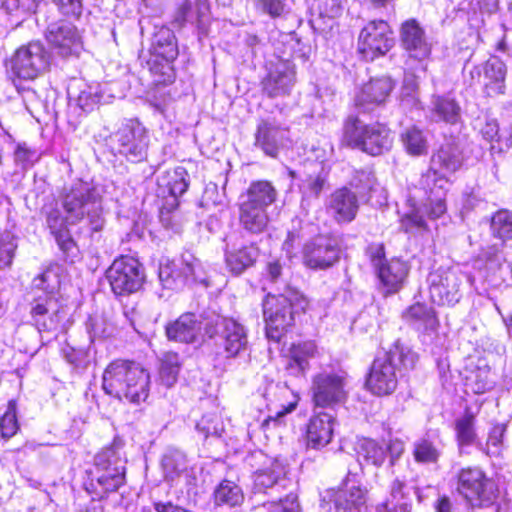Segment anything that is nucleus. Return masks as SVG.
<instances>
[{"mask_svg": "<svg viewBox=\"0 0 512 512\" xmlns=\"http://www.w3.org/2000/svg\"><path fill=\"white\" fill-rule=\"evenodd\" d=\"M106 277L116 295H126L141 288L145 273L142 264L136 258L121 256L108 268Z\"/></svg>", "mask_w": 512, "mask_h": 512, "instance_id": "14", "label": "nucleus"}, {"mask_svg": "<svg viewBox=\"0 0 512 512\" xmlns=\"http://www.w3.org/2000/svg\"><path fill=\"white\" fill-rule=\"evenodd\" d=\"M214 502L217 506L226 505L236 507L243 503L244 493L242 488L230 480L221 481L214 490Z\"/></svg>", "mask_w": 512, "mask_h": 512, "instance_id": "46", "label": "nucleus"}, {"mask_svg": "<svg viewBox=\"0 0 512 512\" xmlns=\"http://www.w3.org/2000/svg\"><path fill=\"white\" fill-rule=\"evenodd\" d=\"M158 184L160 187L166 188L171 196L177 198L187 191L190 177L184 167L178 166L161 174L158 177Z\"/></svg>", "mask_w": 512, "mask_h": 512, "instance_id": "44", "label": "nucleus"}, {"mask_svg": "<svg viewBox=\"0 0 512 512\" xmlns=\"http://www.w3.org/2000/svg\"><path fill=\"white\" fill-rule=\"evenodd\" d=\"M401 141L407 153L412 156H421L428 151V143L423 131L415 126L405 129L401 134Z\"/></svg>", "mask_w": 512, "mask_h": 512, "instance_id": "51", "label": "nucleus"}, {"mask_svg": "<svg viewBox=\"0 0 512 512\" xmlns=\"http://www.w3.org/2000/svg\"><path fill=\"white\" fill-rule=\"evenodd\" d=\"M340 259V247L337 239L319 236L305 244L303 263L314 270H326Z\"/></svg>", "mask_w": 512, "mask_h": 512, "instance_id": "21", "label": "nucleus"}, {"mask_svg": "<svg viewBox=\"0 0 512 512\" xmlns=\"http://www.w3.org/2000/svg\"><path fill=\"white\" fill-rule=\"evenodd\" d=\"M60 14L67 18L79 19L82 16L83 0H52Z\"/></svg>", "mask_w": 512, "mask_h": 512, "instance_id": "59", "label": "nucleus"}, {"mask_svg": "<svg viewBox=\"0 0 512 512\" xmlns=\"http://www.w3.org/2000/svg\"><path fill=\"white\" fill-rule=\"evenodd\" d=\"M507 425L504 423L494 424L488 433L486 442V453L490 456H500L505 448V433Z\"/></svg>", "mask_w": 512, "mask_h": 512, "instance_id": "54", "label": "nucleus"}, {"mask_svg": "<svg viewBox=\"0 0 512 512\" xmlns=\"http://www.w3.org/2000/svg\"><path fill=\"white\" fill-rule=\"evenodd\" d=\"M343 141L372 156L389 151L393 144L391 130L380 123L365 124L358 116L349 115L343 124Z\"/></svg>", "mask_w": 512, "mask_h": 512, "instance_id": "5", "label": "nucleus"}, {"mask_svg": "<svg viewBox=\"0 0 512 512\" xmlns=\"http://www.w3.org/2000/svg\"><path fill=\"white\" fill-rule=\"evenodd\" d=\"M467 277L459 268H438L428 275L430 299L440 306H453L462 297Z\"/></svg>", "mask_w": 512, "mask_h": 512, "instance_id": "10", "label": "nucleus"}, {"mask_svg": "<svg viewBox=\"0 0 512 512\" xmlns=\"http://www.w3.org/2000/svg\"><path fill=\"white\" fill-rule=\"evenodd\" d=\"M296 83V66L289 60H279L261 81V88L268 98L289 96Z\"/></svg>", "mask_w": 512, "mask_h": 512, "instance_id": "22", "label": "nucleus"}, {"mask_svg": "<svg viewBox=\"0 0 512 512\" xmlns=\"http://www.w3.org/2000/svg\"><path fill=\"white\" fill-rule=\"evenodd\" d=\"M400 39L402 46L409 53V58L418 60L420 70L425 72L424 60L431 53L430 45L427 43L423 29L415 19L405 21L401 26Z\"/></svg>", "mask_w": 512, "mask_h": 512, "instance_id": "24", "label": "nucleus"}, {"mask_svg": "<svg viewBox=\"0 0 512 512\" xmlns=\"http://www.w3.org/2000/svg\"><path fill=\"white\" fill-rule=\"evenodd\" d=\"M475 129L488 143L499 139V125L494 118L488 116L478 117L475 121Z\"/></svg>", "mask_w": 512, "mask_h": 512, "instance_id": "57", "label": "nucleus"}, {"mask_svg": "<svg viewBox=\"0 0 512 512\" xmlns=\"http://www.w3.org/2000/svg\"><path fill=\"white\" fill-rule=\"evenodd\" d=\"M430 115L435 122H444L450 126L463 123L462 107L451 94H433L429 105Z\"/></svg>", "mask_w": 512, "mask_h": 512, "instance_id": "26", "label": "nucleus"}, {"mask_svg": "<svg viewBox=\"0 0 512 512\" xmlns=\"http://www.w3.org/2000/svg\"><path fill=\"white\" fill-rule=\"evenodd\" d=\"M375 184V177L371 171L360 170L356 171L355 175L350 181L351 187L355 188L359 194H365L373 189Z\"/></svg>", "mask_w": 512, "mask_h": 512, "instance_id": "60", "label": "nucleus"}, {"mask_svg": "<svg viewBox=\"0 0 512 512\" xmlns=\"http://www.w3.org/2000/svg\"><path fill=\"white\" fill-rule=\"evenodd\" d=\"M490 233L502 243L512 241V211L500 209L490 219Z\"/></svg>", "mask_w": 512, "mask_h": 512, "instance_id": "48", "label": "nucleus"}, {"mask_svg": "<svg viewBox=\"0 0 512 512\" xmlns=\"http://www.w3.org/2000/svg\"><path fill=\"white\" fill-rule=\"evenodd\" d=\"M347 374L342 369L327 367L312 378L311 393L316 407L334 408L347 398Z\"/></svg>", "mask_w": 512, "mask_h": 512, "instance_id": "9", "label": "nucleus"}, {"mask_svg": "<svg viewBox=\"0 0 512 512\" xmlns=\"http://www.w3.org/2000/svg\"><path fill=\"white\" fill-rule=\"evenodd\" d=\"M394 45L392 31L386 21H371L360 32L358 51L367 60L385 55Z\"/></svg>", "mask_w": 512, "mask_h": 512, "instance_id": "18", "label": "nucleus"}, {"mask_svg": "<svg viewBox=\"0 0 512 512\" xmlns=\"http://www.w3.org/2000/svg\"><path fill=\"white\" fill-rule=\"evenodd\" d=\"M60 203L68 215L70 225L86 219L91 232H99L105 225L103 197L100 189L91 182L77 180L64 187Z\"/></svg>", "mask_w": 512, "mask_h": 512, "instance_id": "3", "label": "nucleus"}, {"mask_svg": "<svg viewBox=\"0 0 512 512\" xmlns=\"http://www.w3.org/2000/svg\"><path fill=\"white\" fill-rule=\"evenodd\" d=\"M483 92L488 97L503 95L506 90L507 67L498 57H490L482 66Z\"/></svg>", "mask_w": 512, "mask_h": 512, "instance_id": "30", "label": "nucleus"}, {"mask_svg": "<svg viewBox=\"0 0 512 512\" xmlns=\"http://www.w3.org/2000/svg\"><path fill=\"white\" fill-rule=\"evenodd\" d=\"M267 512H299L300 506L297 501V496L289 494L285 499H281L279 502H270L264 504Z\"/></svg>", "mask_w": 512, "mask_h": 512, "instance_id": "62", "label": "nucleus"}, {"mask_svg": "<svg viewBox=\"0 0 512 512\" xmlns=\"http://www.w3.org/2000/svg\"><path fill=\"white\" fill-rule=\"evenodd\" d=\"M66 261L74 262L78 248L68 230L53 235Z\"/></svg>", "mask_w": 512, "mask_h": 512, "instance_id": "58", "label": "nucleus"}, {"mask_svg": "<svg viewBox=\"0 0 512 512\" xmlns=\"http://www.w3.org/2000/svg\"><path fill=\"white\" fill-rule=\"evenodd\" d=\"M158 277L166 289L180 290L193 282H203L202 267L199 259L185 250L178 258L160 263Z\"/></svg>", "mask_w": 512, "mask_h": 512, "instance_id": "7", "label": "nucleus"}, {"mask_svg": "<svg viewBox=\"0 0 512 512\" xmlns=\"http://www.w3.org/2000/svg\"><path fill=\"white\" fill-rule=\"evenodd\" d=\"M417 495L419 501H421V495L419 494L418 488L415 486L408 485V479L406 476H397L390 487V502L395 508H399L404 512H409L412 507V495Z\"/></svg>", "mask_w": 512, "mask_h": 512, "instance_id": "38", "label": "nucleus"}, {"mask_svg": "<svg viewBox=\"0 0 512 512\" xmlns=\"http://www.w3.org/2000/svg\"><path fill=\"white\" fill-rule=\"evenodd\" d=\"M368 491L345 482L338 489H328L321 498L320 512H366Z\"/></svg>", "mask_w": 512, "mask_h": 512, "instance_id": "15", "label": "nucleus"}, {"mask_svg": "<svg viewBox=\"0 0 512 512\" xmlns=\"http://www.w3.org/2000/svg\"><path fill=\"white\" fill-rule=\"evenodd\" d=\"M277 198V191L270 183L266 180H260L252 182L247 189L245 195L242 196V201L254 204V206H260L267 210Z\"/></svg>", "mask_w": 512, "mask_h": 512, "instance_id": "42", "label": "nucleus"}, {"mask_svg": "<svg viewBox=\"0 0 512 512\" xmlns=\"http://www.w3.org/2000/svg\"><path fill=\"white\" fill-rule=\"evenodd\" d=\"M258 256L259 250L255 245L243 246L226 252V266L232 274L240 275L254 265Z\"/></svg>", "mask_w": 512, "mask_h": 512, "instance_id": "41", "label": "nucleus"}, {"mask_svg": "<svg viewBox=\"0 0 512 512\" xmlns=\"http://www.w3.org/2000/svg\"><path fill=\"white\" fill-rule=\"evenodd\" d=\"M449 182V177L431 166L422 174L419 180V190H422L426 196L423 206L430 217L438 218L445 213V199Z\"/></svg>", "mask_w": 512, "mask_h": 512, "instance_id": "19", "label": "nucleus"}, {"mask_svg": "<svg viewBox=\"0 0 512 512\" xmlns=\"http://www.w3.org/2000/svg\"><path fill=\"white\" fill-rule=\"evenodd\" d=\"M239 220L246 231L254 234L262 233L269 223L267 210L242 200L239 206Z\"/></svg>", "mask_w": 512, "mask_h": 512, "instance_id": "35", "label": "nucleus"}, {"mask_svg": "<svg viewBox=\"0 0 512 512\" xmlns=\"http://www.w3.org/2000/svg\"><path fill=\"white\" fill-rule=\"evenodd\" d=\"M68 95L85 113L93 111L104 99L103 88L99 83L82 84L78 93L69 90Z\"/></svg>", "mask_w": 512, "mask_h": 512, "instance_id": "40", "label": "nucleus"}, {"mask_svg": "<svg viewBox=\"0 0 512 512\" xmlns=\"http://www.w3.org/2000/svg\"><path fill=\"white\" fill-rule=\"evenodd\" d=\"M149 142L148 130L137 119L126 120L113 135L115 153L131 163L147 159Z\"/></svg>", "mask_w": 512, "mask_h": 512, "instance_id": "8", "label": "nucleus"}, {"mask_svg": "<svg viewBox=\"0 0 512 512\" xmlns=\"http://www.w3.org/2000/svg\"><path fill=\"white\" fill-rule=\"evenodd\" d=\"M257 8L272 18L281 17L288 11L286 0H258Z\"/></svg>", "mask_w": 512, "mask_h": 512, "instance_id": "61", "label": "nucleus"}, {"mask_svg": "<svg viewBox=\"0 0 512 512\" xmlns=\"http://www.w3.org/2000/svg\"><path fill=\"white\" fill-rule=\"evenodd\" d=\"M60 274V266H49L41 274L33 279V289L41 291L44 294L43 297H56L61 283Z\"/></svg>", "mask_w": 512, "mask_h": 512, "instance_id": "47", "label": "nucleus"}, {"mask_svg": "<svg viewBox=\"0 0 512 512\" xmlns=\"http://www.w3.org/2000/svg\"><path fill=\"white\" fill-rule=\"evenodd\" d=\"M286 466L279 459H272L268 466L258 469L253 475V493H267L269 489L285 487Z\"/></svg>", "mask_w": 512, "mask_h": 512, "instance_id": "29", "label": "nucleus"}, {"mask_svg": "<svg viewBox=\"0 0 512 512\" xmlns=\"http://www.w3.org/2000/svg\"><path fill=\"white\" fill-rule=\"evenodd\" d=\"M327 209L338 223H349L357 215L359 209L358 198L354 192L346 187L337 189L330 195Z\"/></svg>", "mask_w": 512, "mask_h": 512, "instance_id": "27", "label": "nucleus"}, {"mask_svg": "<svg viewBox=\"0 0 512 512\" xmlns=\"http://www.w3.org/2000/svg\"><path fill=\"white\" fill-rule=\"evenodd\" d=\"M41 214L45 217V222L52 235L68 230L70 225L67 213L59 208L58 202L52 200L43 205Z\"/></svg>", "mask_w": 512, "mask_h": 512, "instance_id": "49", "label": "nucleus"}, {"mask_svg": "<svg viewBox=\"0 0 512 512\" xmlns=\"http://www.w3.org/2000/svg\"><path fill=\"white\" fill-rule=\"evenodd\" d=\"M405 321L418 331L435 329L437 319L433 310L424 304L416 303L410 306L403 314Z\"/></svg>", "mask_w": 512, "mask_h": 512, "instance_id": "43", "label": "nucleus"}, {"mask_svg": "<svg viewBox=\"0 0 512 512\" xmlns=\"http://www.w3.org/2000/svg\"><path fill=\"white\" fill-rule=\"evenodd\" d=\"M150 384L149 372L129 360L112 361L102 375V389L107 395L136 405L147 400Z\"/></svg>", "mask_w": 512, "mask_h": 512, "instance_id": "1", "label": "nucleus"}, {"mask_svg": "<svg viewBox=\"0 0 512 512\" xmlns=\"http://www.w3.org/2000/svg\"><path fill=\"white\" fill-rule=\"evenodd\" d=\"M162 468L165 477L173 480L186 470V456L181 451L170 450L162 458Z\"/></svg>", "mask_w": 512, "mask_h": 512, "instance_id": "52", "label": "nucleus"}, {"mask_svg": "<svg viewBox=\"0 0 512 512\" xmlns=\"http://www.w3.org/2000/svg\"><path fill=\"white\" fill-rule=\"evenodd\" d=\"M267 280L275 286V293L284 292V284L289 285L283 277L282 266L279 261L267 264Z\"/></svg>", "mask_w": 512, "mask_h": 512, "instance_id": "63", "label": "nucleus"}, {"mask_svg": "<svg viewBox=\"0 0 512 512\" xmlns=\"http://www.w3.org/2000/svg\"><path fill=\"white\" fill-rule=\"evenodd\" d=\"M204 331L209 338L219 337L226 358L236 357L247 347L246 329L233 318L214 315L206 320Z\"/></svg>", "mask_w": 512, "mask_h": 512, "instance_id": "11", "label": "nucleus"}, {"mask_svg": "<svg viewBox=\"0 0 512 512\" xmlns=\"http://www.w3.org/2000/svg\"><path fill=\"white\" fill-rule=\"evenodd\" d=\"M334 417L326 412L317 413L307 425V443L314 449H320L330 443L333 436Z\"/></svg>", "mask_w": 512, "mask_h": 512, "instance_id": "32", "label": "nucleus"}, {"mask_svg": "<svg viewBox=\"0 0 512 512\" xmlns=\"http://www.w3.org/2000/svg\"><path fill=\"white\" fill-rule=\"evenodd\" d=\"M316 354V345L306 341L293 345L290 350V359L286 365L287 371L294 376L303 375L309 369V360Z\"/></svg>", "mask_w": 512, "mask_h": 512, "instance_id": "37", "label": "nucleus"}, {"mask_svg": "<svg viewBox=\"0 0 512 512\" xmlns=\"http://www.w3.org/2000/svg\"><path fill=\"white\" fill-rule=\"evenodd\" d=\"M94 462L98 473L96 480L104 492H115L124 484L125 461L118 448L110 446L102 449L96 454Z\"/></svg>", "mask_w": 512, "mask_h": 512, "instance_id": "16", "label": "nucleus"}, {"mask_svg": "<svg viewBox=\"0 0 512 512\" xmlns=\"http://www.w3.org/2000/svg\"><path fill=\"white\" fill-rule=\"evenodd\" d=\"M288 138V128L275 119H265L257 125L254 145L267 156L276 157Z\"/></svg>", "mask_w": 512, "mask_h": 512, "instance_id": "23", "label": "nucleus"}, {"mask_svg": "<svg viewBox=\"0 0 512 512\" xmlns=\"http://www.w3.org/2000/svg\"><path fill=\"white\" fill-rule=\"evenodd\" d=\"M458 491L473 506H490L499 495L495 481L479 468H464L458 474Z\"/></svg>", "mask_w": 512, "mask_h": 512, "instance_id": "12", "label": "nucleus"}, {"mask_svg": "<svg viewBox=\"0 0 512 512\" xmlns=\"http://www.w3.org/2000/svg\"><path fill=\"white\" fill-rule=\"evenodd\" d=\"M371 262L376 269L378 278L385 294L398 292L408 275V265L400 259L384 261V248L381 245L370 247Z\"/></svg>", "mask_w": 512, "mask_h": 512, "instance_id": "17", "label": "nucleus"}, {"mask_svg": "<svg viewBox=\"0 0 512 512\" xmlns=\"http://www.w3.org/2000/svg\"><path fill=\"white\" fill-rule=\"evenodd\" d=\"M45 37L54 51L61 57L79 56L83 50V41L79 30L66 20H58L48 24Z\"/></svg>", "mask_w": 512, "mask_h": 512, "instance_id": "20", "label": "nucleus"}, {"mask_svg": "<svg viewBox=\"0 0 512 512\" xmlns=\"http://www.w3.org/2000/svg\"><path fill=\"white\" fill-rule=\"evenodd\" d=\"M392 89L393 82L389 77L371 79L356 96L355 104L360 112H367L371 110L370 106L384 103Z\"/></svg>", "mask_w": 512, "mask_h": 512, "instance_id": "28", "label": "nucleus"}, {"mask_svg": "<svg viewBox=\"0 0 512 512\" xmlns=\"http://www.w3.org/2000/svg\"><path fill=\"white\" fill-rule=\"evenodd\" d=\"M463 164L460 148L452 143H447L432 156L430 166L449 177L458 171Z\"/></svg>", "mask_w": 512, "mask_h": 512, "instance_id": "33", "label": "nucleus"}, {"mask_svg": "<svg viewBox=\"0 0 512 512\" xmlns=\"http://www.w3.org/2000/svg\"><path fill=\"white\" fill-rule=\"evenodd\" d=\"M417 361L416 352L396 341L372 362L366 380L367 389L377 396L391 395L398 386L399 377L414 369Z\"/></svg>", "mask_w": 512, "mask_h": 512, "instance_id": "2", "label": "nucleus"}, {"mask_svg": "<svg viewBox=\"0 0 512 512\" xmlns=\"http://www.w3.org/2000/svg\"><path fill=\"white\" fill-rule=\"evenodd\" d=\"M85 327L91 342L113 338L118 331L112 315L105 311L89 315Z\"/></svg>", "mask_w": 512, "mask_h": 512, "instance_id": "34", "label": "nucleus"}, {"mask_svg": "<svg viewBox=\"0 0 512 512\" xmlns=\"http://www.w3.org/2000/svg\"><path fill=\"white\" fill-rule=\"evenodd\" d=\"M413 457L420 464H436L442 454L438 443L429 438H420L413 444Z\"/></svg>", "mask_w": 512, "mask_h": 512, "instance_id": "50", "label": "nucleus"}, {"mask_svg": "<svg viewBox=\"0 0 512 512\" xmlns=\"http://www.w3.org/2000/svg\"><path fill=\"white\" fill-rule=\"evenodd\" d=\"M179 370V355L173 352L165 353L161 360L160 378L167 387L172 386L176 382Z\"/></svg>", "mask_w": 512, "mask_h": 512, "instance_id": "53", "label": "nucleus"}, {"mask_svg": "<svg viewBox=\"0 0 512 512\" xmlns=\"http://www.w3.org/2000/svg\"><path fill=\"white\" fill-rule=\"evenodd\" d=\"M329 167L323 162H311L306 166V175L300 190L303 195L317 198L327 182Z\"/></svg>", "mask_w": 512, "mask_h": 512, "instance_id": "36", "label": "nucleus"}, {"mask_svg": "<svg viewBox=\"0 0 512 512\" xmlns=\"http://www.w3.org/2000/svg\"><path fill=\"white\" fill-rule=\"evenodd\" d=\"M356 451L360 462L364 461L365 464L375 467L382 466L387 458L385 444L369 438L359 440Z\"/></svg>", "mask_w": 512, "mask_h": 512, "instance_id": "45", "label": "nucleus"}, {"mask_svg": "<svg viewBox=\"0 0 512 512\" xmlns=\"http://www.w3.org/2000/svg\"><path fill=\"white\" fill-rule=\"evenodd\" d=\"M152 54L147 64L152 74L161 84L172 83L175 79L173 62L179 51L174 32L167 27H160L152 38Z\"/></svg>", "mask_w": 512, "mask_h": 512, "instance_id": "6", "label": "nucleus"}, {"mask_svg": "<svg viewBox=\"0 0 512 512\" xmlns=\"http://www.w3.org/2000/svg\"><path fill=\"white\" fill-rule=\"evenodd\" d=\"M201 330V323L193 313H184L165 327V333L170 341L193 343Z\"/></svg>", "mask_w": 512, "mask_h": 512, "instance_id": "31", "label": "nucleus"}, {"mask_svg": "<svg viewBox=\"0 0 512 512\" xmlns=\"http://www.w3.org/2000/svg\"><path fill=\"white\" fill-rule=\"evenodd\" d=\"M50 53L40 41L19 47L11 59L12 73L19 79L34 80L48 68Z\"/></svg>", "mask_w": 512, "mask_h": 512, "instance_id": "13", "label": "nucleus"}, {"mask_svg": "<svg viewBox=\"0 0 512 512\" xmlns=\"http://www.w3.org/2000/svg\"><path fill=\"white\" fill-rule=\"evenodd\" d=\"M415 198L416 195L408 199L410 210L405 212L401 217V227L406 232H409L413 228H423L425 226L424 217L420 212V208L417 206Z\"/></svg>", "mask_w": 512, "mask_h": 512, "instance_id": "56", "label": "nucleus"}, {"mask_svg": "<svg viewBox=\"0 0 512 512\" xmlns=\"http://www.w3.org/2000/svg\"><path fill=\"white\" fill-rule=\"evenodd\" d=\"M196 429L201 432L205 438L209 435H219L218 416L215 413L203 415L196 423Z\"/></svg>", "mask_w": 512, "mask_h": 512, "instance_id": "64", "label": "nucleus"}, {"mask_svg": "<svg viewBox=\"0 0 512 512\" xmlns=\"http://www.w3.org/2000/svg\"><path fill=\"white\" fill-rule=\"evenodd\" d=\"M30 313L40 332L56 331L63 319L58 300L54 296L42 297V295H38L34 299Z\"/></svg>", "mask_w": 512, "mask_h": 512, "instance_id": "25", "label": "nucleus"}, {"mask_svg": "<svg viewBox=\"0 0 512 512\" xmlns=\"http://www.w3.org/2000/svg\"><path fill=\"white\" fill-rule=\"evenodd\" d=\"M283 284L284 292H269L263 301L266 335L274 341H280L288 328L293 326L295 315L303 312L307 306L306 298L298 290Z\"/></svg>", "mask_w": 512, "mask_h": 512, "instance_id": "4", "label": "nucleus"}, {"mask_svg": "<svg viewBox=\"0 0 512 512\" xmlns=\"http://www.w3.org/2000/svg\"><path fill=\"white\" fill-rule=\"evenodd\" d=\"M454 430L461 451L479 442L476 432V416L468 409L455 420Z\"/></svg>", "mask_w": 512, "mask_h": 512, "instance_id": "39", "label": "nucleus"}, {"mask_svg": "<svg viewBox=\"0 0 512 512\" xmlns=\"http://www.w3.org/2000/svg\"><path fill=\"white\" fill-rule=\"evenodd\" d=\"M17 430L16 404L11 400L5 411L0 409V440L12 437Z\"/></svg>", "mask_w": 512, "mask_h": 512, "instance_id": "55", "label": "nucleus"}]
</instances>
